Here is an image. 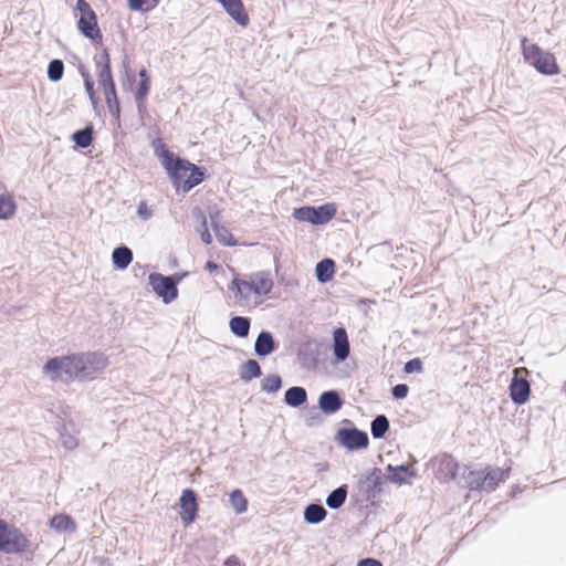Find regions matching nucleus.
<instances>
[{
	"mask_svg": "<svg viewBox=\"0 0 566 566\" xmlns=\"http://www.w3.org/2000/svg\"><path fill=\"white\" fill-rule=\"evenodd\" d=\"M149 285L155 294L161 298L164 304H170L178 297V287L170 277L161 273H150L148 276Z\"/></svg>",
	"mask_w": 566,
	"mask_h": 566,
	"instance_id": "0eeeda50",
	"label": "nucleus"
},
{
	"mask_svg": "<svg viewBox=\"0 0 566 566\" xmlns=\"http://www.w3.org/2000/svg\"><path fill=\"white\" fill-rule=\"evenodd\" d=\"M357 566H382V563L378 559L368 557L360 559Z\"/></svg>",
	"mask_w": 566,
	"mask_h": 566,
	"instance_id": "6e6d98bb",
	"label": "nucleus"
},
{
	"mask_svg": "<svg viewBox=\"0 0 566 566\" xmlns=\"http://www.w3.org/2000/svg\"><path fill=\"white\" fill-rule=\"evenodd\" d=\"M509 390L511 400L517 406L526 403L530 399L531 385L524 377L514 376L510 382Z\"/></svg>",
	"mask_w": 566,
	"mask_h": 566,
	"instance_id": "2eb2a0df",
	"label": "nucleus"
},
{
	"mask_svg": "<svg viewBox=\"0 0 566 566\" xmlns=\"http://www.w3.org/2000/svg\"><path fill=\"white\" fill-rule=\"evenodd\" d=\"M155 154L161 159V165L164 166L167 161L175 158L176 154L169 150L167 145L160 138H156L153 142Z\"/></svg>",
	"mask_w": 566,
	"mask_h": 566,
	"instance_id": "79ce46f5",
	"label": "nucleus"
},
{
	"mask_svg": "<svg viewBox=\"0 0 566 566\" xmlns=\"http://www.w3.org/2000/svg\"><path fill=\"white\" fill-rule=\"evenodd\" d=\"M196 219L199 221L200 226L198 228V232L200 233V239L205 244H211L212 237L209 232L207 219L205 216V212L199 208L196 207L192 211Z\"/></svg>",
	"mask_w": 566,
	"mask_h": 566,
	"instance_id": "e433bc0d",
	"label": "nucleus"
},
{
	"mask_svg": "<svg viewBox=\"0 0 566 566\" xmlns=\"http://www.w3.org/2000/svg\"><path fill=\"white\" fill-rule=\"evenodd\" d=\"M336 213V205L334 202H327L321 206H302L294 208L292 217L301 222H307L313 226H324L328 223Z\"/></svg>",
	"mask_w": 566,
	"mask_h": 566,
	"instance_id": "39448f33",
	"label": "nucleus"
},
{
	"mask_svg": "<svg viewBox=\"0 0 566 566\" xmlns=\"http://www.w3.org/2000/svg\"><path fill=\"white\" fill-rule=\"evenodd\" d=\"M61 443L67 450H73L77 447V440L71 434L61 433Z\"/></svg>",
	"mask_w": 566,
	"mask_h": 566,
	"instance_id": "603ef678",
	"label": "nucleus"
},
{
	"mask_svg": "<svg viewBox=\"0 0 566 566\" xmlns=\"http://www.w3.org/2000/svg\"><path fill=\"white\" fill-rule=\"evenodd\" d=\"M458 483L471 491H483V470H472L469 465H463Z\"/></svg>",
	"mask_w": 566,
	"mask_h": 566,
	"instance_id": "6ab92c4d",
	"label": "nucleus"
},
{
	"mask_svg": "<svg viewBox=\"0 0 566 566\" xmlns=\"http://www.w3.org/2000/svg\"><path fill=\"white\" fill-rule=\"evenodd\" d=\"M441 470L444 473L446 480H455L462 467L451 455H444L441 460Z\"/></svg>",
	"mask_w": 566,
	"mask_h": 566,
	"instance_id": "c9c22d12",
	"label": "nucleus"
},
{
	"mask_svg": "<svg viewBox=\"0 0 566 566\" xmlns=\"http://www.w3.org/2000/svg\"><path fill=\"white\" fill-rule=\"evenodd\" d=\"M101 85L104 91L105 101L113 99L114 97H117L114 80L101 83Z\"/></svg>",
	"mask_w": 566,
	"mask_h": 566,
	"instance_id": "8fccbe9b",
	"label": "nucleus"
},
{
	"mask_svg": "<svg viewBox=\"0 0 566 566\" xmlns=\"http://www.w3.org/2000/svg\"><path fill=\"white\" fill-rule=\"evenodd\" d=\"M229 290L233 292L237 302L250 298L252 291L249 289L245 280L234 276L229 285Z\"/></svg>",
	"mask_w": 566,
	"mask_h": 566,
	"instance_id": "72a5a7b5",
	"label": "nucleus"
},
{
	"mask_svg": "<svg viewBox=\"0 0 566 566\" xmlns=\"http://www.w3.org/2000/svg\"><path fill=\"white\" fill-rule=\"evenodd\" d=\"M108 365V358L101 352L74 353L49 358L43 370L52 380L86 381L95 378Z\"/></svg>",
	"mask_w": 566,
	"mask_h": 566,
	"instance_id": "f257e3e1",
	"label": "nucleus"
},
{
	"mask_svg": "<svg viewBox=\"0 0 566 566\" xmlns=\"http://www.w3.org/2000/svg\"><path fill=\"white\" fill-rule=\"evenodd\" d=\"M219 269V264L214 261H207L205 265V270L212 273L216 272Z\"/></svg>",
	"mask_w": 566,
	"mask_h": 566,
	"instance_id": "bf43d9fd",
	"label": "nucleus"
},
{
	"mask_svg": "<svg viewBox=\"0 0 566 566\" xmlns=\"http://www.w3.org/2000/svg\"><path fill=\"white\" fill-rule=\"evenodd\" d=\"M30 546V541L22 531L0 517V552L22 554Z\"/></svg>",
	"mask_w": 566,
	"mask_h": 566,
	"instance_id": "20e7f679",
	"label": "nucleus"
},
{
	"mask_svg": "<svg viewBox=\"0 0 566 566\" xmlns=\"http://www.w3.org/2000/svg\"><path fill=\"white\" fill-rule=\"evenodd\" d=\"M78 71H80V74L82 75L84 82H85V76H91L90 72L83 65H81L78 67Z\"/></svg>",
	"mask_w": 566,
	"mask_h": 566,
	"instance_id": "052dcab7",
	"label": "nucleus"
},
{
	"mask_svg": "<svg viewBox=\"0 0 566 566\" xmlns=\"http://www.w3.org/2000/svg\"><path fill=\"white\" fill-rule=\"evenodd\" d=\"M78 31L93 43H101L103 34L97 23V15L94 11H90L86 15L80 17L77 20Z\"/></svg>",
	"mask_w": 566,
	"mask_h": 566,
	"instance_id": "9b49d317",
	"label": "nucleus"
},
{
	"mask_svg": "<svg viewBox=\"0 0 566 566\" xmlns=\"http://www.w3.org/2000/svg\"><path fill=\"white\" fill-rule=\"evenodd\" d=\"M327 516L326 509L321 503H310L303 512L304 521L310 525L322 523Z\"/></svg>",
	"mask_w": 566,
	"mask_h": 566,
	"instance_id": "c85d7f7f",
	"label": "nucleus"
},
{
	"mask_svg": "<svg viewBox=\"0 0 566 566\" xmlns=\"http://www.w3.org/2000/svg\"><path fill=\"white\" fill-rule=\"evenodd\" d=\"M521 50L524 62L534 67L539 74L553 76L560 73L555 55L542 49L538 44L530 42L527 38L521 40Z\"/></svg>",
	"mask_w": 566,
	"mask_h": 566,
	"instance_id": "f03ea898",
	"label": "nucleus"
},
{
	"mask_svg": "<svg viewBox=\"0 0 566 566\" xmlns=\"http://www.w3.org/2000/svg\"><path fill=\"white\" fill-rule=\"evenodd\" d=\"M321 410L318 409V406H312V407H308L306 408V417H307V424L308 426H312L314 424L316 421H319L321 420Z\"/></svg>",
	"mask_w": 566,
	"mask_h": 566,
	"instance_id": "3c124183",
	"label": "nucleus"
},
{
	"mask_svg": "<svg viewBox=\"0 0 566 566\" xmlns=\"http://www.w3.org/2000/svg\"><path fill=\"white\" fill-rule=\"evenodd\" d=\"M94 129L92 125H87L84 128L75 130L71 135L72 142L80 148H87L92 145Z\"/></svg>",
	"mask_w": 566,
	"mask_h": 566,
	"instance_id": "f704fd0d",
	"label": "nucleus"
},
{
	"mask_svg": "<svg viewBox=\"0 0 566 566\" xmlns=\"http://www.w3.org/2000/svg\"><path fill=\"white\" fill-rule=\"evenodd\" d=\"M75 9L80 12V17L86 15L93 11L91 6L85 0H76Z\"/></svg>",
	"mask_w": 566,
	"mask_h": 566,
	"instance_id": "5fc2aeb1",
	"label": "nucleus"
},
{
	"mask_svg": "<svg viewBox=\"0 0 566 566\" xmlns=\"http://www.w3.org/2000/svg\"><path fill=\"white\" fill-rule=\"evenodd\" d=\"M64 74V63L60 59H53L49 62L46 75L51 82H59Z\"/></svg>",
	"mask_w": 566,
	"mask_h": 566,
	"instance_id": "a19ab883",
	"label": "nucleus"
},
{
	"mask_svg": "<svg viewBox=\"0 0 566 566\" xmlns=\"http://www.w3.org/2000/svg\"><path fill=\"white\" fill-rule=\"evenodd\" d=\"M219 218V212L210 214L211 227L214 231L218 242L223 247H234L237 244V240L226 227L218 224Z\"/></svg>",
	"mask_w": 566,
	"mask_h": 566,
	"instance_id": "b1692460",
	"label": "nucleus"
},
{
	"mask_svg": "<svg viewBox=\"0 0 566 566\" xmlns=\"http://www.w3.org/2000/svg\"><path fill=\"white\" fill-rule=\"evenodd\" d=\"M250 327L251 319L247 316H232L229 321L230 332L239 338L248 337Z\"/></svg>",
	"mask_w": 566,
	"mask_h": 566,
	"instance_id": "7c9ffc66",
	"label": "nucleus"
},
{
	"mask_svg": "<svg viewBox=\"0 0 566 566\" xmlns=\"http://www.w3.org/2000/svg\"><path fill=\"white\" fill-rule=\"evenodd\" d=\"M176 189H182V181L186 179L190 169V161L178 155L163 166Z\"/></svg>",
	"mask_w": 566,
	"mask_h": 566,
	"instance_id": "9d476101",
	"label": "nucleus"
},
{
	"mask_svg": "<svg viewBox=\"0 0 566 566\" xmlns=\"http://www.w3.org/2000/svg\"><path fill=\"white\" fill-rule=\"evenodd\" d=\"M49 526L56 533L72 534L76 531L75 520L66 513H59L49 520Z\"/></svg>",
	"mask_w": 566,
	"mask_h": 566,
	"instance_id": "4be33fe9",
	"label": "nucleus"
},
{
	"mask_svg": "<svg viewBox=\"0 0 566 566\" xmlns=\"http://www.w3.org/2000/svg\"><path fill=\"white\" fill-rule=\"evenodd\" d=\"M84 87H85V92L87 93L92 104L95 106L97 104L98 99L95 94L94 81H93L92 76H85Z\"/></svg>",
	"mask_w": 566,
	"mask_h": 566,
	"instance_id": "09e8293b",
	"label": "nucleus"
},
{
	"mask_svg": "<svg viewBox=\"0 0 566 566\" xmlns=\"http://www.w3.org/2000/svg\"><path fill=\"white\" fill-rule=\"evenodd\" d=\"M408 394L409 386L407 384H397L391 388V395L397 400L407 398Z\"/></svg>",
	"mask_w": 566,
	"mask_h": 566,
	"instance_id": "de8ad7c7",
	"label": "nucleus"
},
{
	"mask_svg": "<svg viewBox=\"0 0 566 566\" xmlns=\"http://www.w3.org/2000/svg\"><path fill=\"white\" fill-rule=\"evenodd\" d=\"M17 210V205L10 195H0V220L10 219Z\"/></svg>",
	"mask_w": 566,
	"mask_h": 566,
	"instance_id": "58836bf2",
	"label": "nucleus"
},
{
	"mask_svg": "<svg viewBox=\"0 0 566 566\" xmlns=\"http://www.w3.org/2000/svg\"><path fill=\"white\" fill-rule=\"evenodd\" d=\"M122 69H123V75H122V83L124 88L130 90L133 85L135 84V75L130 70L129 60L128 56L125 54L122 60Z\"/></svg>",
	"mask_w": 566,
	"mask_h": 566,
	"instance_id": "c03bdc74",
	"label": "nucleus"
},
{
	"mask_svg": "<svg viewBox=\"0 0 566 566\" xmlns=\"http://www.w3.org/2000/svg\"><path fill=\"white\" fill-rule=\"evenodd\" d=\"M422 369H423V364H422L421 359L418 357L409 359L403 366V371L406 374L420 373Z\"/></svg>",
	"mask_w": 566,
	"mask_h": 566,
	"instance_id": "49530a36",
	"label": "nucleus"
},
{
	"mask_svg": "<svg viewBox=\"0 0 566 566\" xmlns=\"http://www.w3.org/2000/svg\"><path fill=\"white\" fill-rule=\"evenodd\" d=\"M297 360L306 370H315L322 364V346L315 339L303 342L297 350Z\"/></svg>",
	"mask_w": 566,
	"mask_h": 566,
	"instance_id": "6e6552de",
	"label": "nucleus"
},
{
	"mask_svg": "<svg viewBox=\"0 0 566 566\" xmlns=\"http://www.w3.org/2000/svg\"><path fill=\"white\" fill-rule=\"evenodd\" d=\"M180 520L185 525H189L198 517V495L195 490L187 488L182 490L179 497Z\"/></svg>",
	"mask_w": 566,
	"mask_h": 566,
	"instance_id": "1a4fd4ad",
	"label": "nucleus"
},
{
	"mask_svg": "<svg viewBox=\"0 0 566 566\" xmlns=\"http://www.w3.org/2000/svg\"><path fill=\"white\" fill-rule=\"evenodd\" d=\"M386 476L379 468H373L367 474H361L357 481V499L356 501H364L376 505L382 493V485Z\"/></svg>",
	"mask_w": 566,
	"mask_h": 566,
	"instance_id": "7ed1b4c3",
	"label": "nucleus"
},
{
	"mask_svg": "<svg viewBox=\"0 0 566 566\" xmlns=\"http://www.w3.org/2000/svg\"><path fill=\"white\" fill-rule=\"evenodd\" d=\"M390 429V422L386 415H377L370 423V432L374 439L385 438Z\"/></svg>",
	"mask_w": 566,
	"mask_h": 566,
	"instance_id": "473e14b6",
	"label": "nucleus"
},
{
	"mask_svg": "<svg viewBox=\"0 0 566 566\" xmlns=\"http://www.w3.org/2000/svg\"><path fill=\"white\" fill-rule=\"evenodd\" d=\"M282 385L283 381L280 375H269L262 379L261 390L266 394H275L282 388Z\"/></svg>",
	"mask_w": 566,
	"mask_h": 566,
	"instance_id": "ea45409f",
	"label": "nucleus"
},
{
	"mask_svg": "<svg viewBox=\"0 0 566 566\" xmlns=\"http://www.w3.org/2000/svg\"><path fill=\"white\" fill-rule=\"evenodd\" d=\"M239 376L240 379L244 382H250L251 380L261 377L262 369L259 361L255 359L245 360L240 365Z\"/></svg>",
	"mask_w": 566,
	"mask_h": 566,
	"instance_id": "c756f323",
	"label": "nucleus"
},
{
	"mask_svg": "<svg viewBox=\"0 0 566 566\" xmlns=\"http://www.w3.org/2000/svg\"><path fill=\"white\" fill-rule=\"evenodd\" d=\"M229 502L237 514H242L248 510V500L240 489H234L230 493Z\"/></svg>",
	"mask_w": 566,
	"mask_h": 566,
	"instance_id": "4c0bfd02",
	"label": "nucleus"
},
{
	"mask_svg": "<svg viewBox=\"0 0 566 566\" xmlns=\"http://www.w3.org/2000/svg\"><path fill=\"white\" fill-rule=\"evenodd\" d=\"M133 251L124 244L116 247L112 252V262L116 270H126L133 262Z\"/></svg>",
	"mask_w": 566,
	"mask_h": 566,
	"instance_id": "a878e982",
	"label": "nucleus"
},
{
	"mask_svg": "<svg viewBox=\"0 0 566 566\" xmlns=\"http://www.w3.org/2000/svg\"><path fill=\"white\" fill-rule=\"evenodd\" d=\"M505 480V471L501 468L486 467L483 470V491L493 492Z\"/></svg>",
	"mask_w": 566,
	"mask_h": 566,
	"instance_id": "5701e85b",
	"label": "nucleus"
},
{
	"mask_svg": "<svg viewBox=\"0 0 566 566\" xmlns=\"http://www.w3.org/2000/svg\"><path fill=\"white\" fill-rule=\"evenodd\" d=\"M137 214L143 219V220H148L151 218L153 213L150 211V209L148 208L147 203L145 201H142L138 207H137Z\"/></svg>",
	"mask_w": 566,
	"mask_h": 566,
	"instance_id": "864d4df0",
	"label": "nucleus"
},
{
	"mask_svg": "<svg viewBox=\"0 0 566 566\" xmlns=\"http://www.w3.org/2000/svg\"><path fill=\"white\" fill-rule=\"evenodd\" d=\"M228 15L240 27H248L250 23L249 14L242 0H217Z\"/></svg>",
	"mask_w": 566,
	"mask_h": 566,
	"instance_id": "4468645a",
	"label": "nucleus"
},
{
	"mask_svg": "<svg viewBox=\"0 0 566 566\" xmlns=\"http://www.w3.org/2000/svg\"><path fill=\"white\" fill-rule=\"evenodd\" d=\"M188 275V272H178L174 273L171 275H167L171 279V281L175 283L176 287H178V284L182 281L184 277Z\"/></svg>",
	"mask_w": 566,
	"mask_h": 566,
	"instance_id": "13d9d810",
	"label": "nucleus"
},
{
	"mask_svg": "<svg viewBox=\"0 0 566 566\" xmlns=\"http://www.w3.org/2000/svg\"><path fill=\"white\" fill-rule=\"evenodd\" d=\"M223 566H244V564L235 555L226 558Z\"/></svg>",
	"mask_w": 566,
	"mask_h": 566,
	"instance_id": "4d7b16f0",
	"label": "nucleus"
},
{
	"mask_svg": "<svg viewBox=\"0 0 566 566\" xmlns=\"http://www.w3.org/2000/svg\"><path fill=\"white\" fill-rule=\"evenodd\" d=\"M138 75L139 83L135 91V101L138 113L143 115L146 112V98L150 91V76L145 67L139 70Z\"/></svg>",
	"mask_w": 566,
	"mask_h": 566,
	"instance_id": "a211bd4d",
	"label": "nucleus"
},
{
	"mask_svg": "<svg viewBox=\"0 0 566 566\" xmlns=\"http://www.w3.org/2000/svg\"><path fill=\"white\" fill-rule=\"evenodd\" d=\"M160 0H127V6L132 11L148 12L159 4Z\"/></svg>",
	"mask_w": 566,
	"mask_h": 566,
	"instance_id": "37998d69",
	"label": "nucleus"
},
{
	"mask_svg": "<svg viewBox=\"0 0 566 566\" xmlns=\"http://www.w3.org/2000/svg\"><path fill=\"white\" fill-rule=\"evenodd\" d=\"M206 167L195 165L190 161V169L188 170L186 179L182 181V191L188 192L200 185L206 178Z\"/></svg>",
	"mask_w": 566,
	"mask_h": 566,
	"instance_id": "393cba45",
	"label": "nucleus"
},
{
	"mask_svg": "<svg viewBox=\"0 0 566 566\" xmlns=\"http://www.w3.org/2000/svg\"><path fill=\"white\" fill-rule=\"evenodd\" d=\"M279 343L269 331H261L254 342V353L258 357H266L276 352Z\"/></svg>",
	"mask_w": 566,
	"mask_h": 566,
	"instance_id": "f3484780",
	"label": "nucleus"
},
{
	"mask_svg": "<svg viewBox=\"0 0 566 566\" xmlns=\"http://www.w3.org/2000/svg\"><path fill=\"white\" fill-rule=\"evenodd\" d=\"M94 62L99 84L114 80L111 65V55L106 48H103L101 53L94 56Z\"/></svg>",
	"mask_w": 566,
	"mask_h": 566,
	"instance_id": "aec40b11",
	"label": "nucleus"
},
{
	"mask_svg": "<svg viewBox=\"0 0 566 566\" xmlns=\"http://www.w3.org/2000/svg\"><path fill=\"white\" fill-rule=\"evenodd\" d=\"M336 263L333 259L325 258L317 262L315 266L316 280L324 284L334 279Z\"/></svg>",
	"mask_w": 566,
	"mask_h": 566,
	"instance_id": "bb28decb",
	"label": "nucleus"
},
{
	"mask_svg": "<svg viewBox=\"0 0 566 566\" xmlns=\"http://www.w3.org/2000/svg\"><path fill=\"white\" fill-rule=\"evenodd\" d=\"M284 402L289 407L300 408L307 402V391L304 387L293 386L285 390Z\"/></svg>",
	"mask_w": 566,
	"mask_h": 566,
	"instance_id": "cd10ccee",
	"label": "nucleus"
},
{
	"mask_svg": "<svg viewBox=\"0 0 566 566\" xmlns=\"http://www.w3.org/2000/svg\"><path fill=\"white\" fill-rule=\"evenodd\" d=\"M387 476L386 479L396 484H405L407 483V478H416L417 471L413 468H410L407 464L392 465L388 464L386 467Z\"/></svg>",
	"mask_w": 566,
	"mask_h": 566,
	"instance_id": "412c9836",
	"label": "nucleus"
},
{
	"mask_svg": "<svg viewBox=\"0 0 566 566\" xmlns=\"http://www.w3.org/2000/svg\"><path fill=\"white\" fill-rule=\"evenodd\" d=\"M350 353V345L347 332L344 327H336L333 331V356L334 363L339 364L345 361Z\"/></svg>",
	"mask_w": 566,
	"mask_h": 566,
	"instance_id": "f8f14e48",
	"label": "nucleus"
},
{
	"mask_svg": "<svg viewBox=\"0 0 566 566\" xmlns=\"http://www.w3.org/2000/svg\"><path fill=\"white\" fill-rule=\"evenodd\" d=\"M347 494H348V485L347 484L339 485L338 488L333 490L326 496L325 503H326L327 507L331 510L340 509L346 502Z\"/></svg>",
	"mask_w": 566,
	"mask_h": 566,
	"instance_id": "2f4dec72",
	"label": "nucleus"
},
{
	"mask_svg": "<svg viewBox=\"0 0 566 566\" xmlns=\"http://www.w3.org/2000/svg\"><path fill=\"white\" fill-rule=\"evenodd\" d=\"M247 283L252 293L258 296L266 295L273 289V281L271 280L269 272L264 271L252 273Z\"/></svg>",
	"mask_w": 566,
	"mask_h": 566,
	"instance_id": "dca6fc26",
	"label": "nucleus"
},
{
	"mask_svg": "<svg viewBox=\"0 0 566 566\" xmlns=\"http://www.w3.org/2000/svg\"><path fill=\"white\" fill-rule=\"evenodd\" d=\"M112 117L119 124L120 120V103L118 97L105 101Z\"/></svg>",
	"mask_w": 566,
	"mask_h": 566,
	"instance_id": "a18cd8bd",
	"label": "nucleus"
},
{
	"mask_svg": "<svg viewBox=\"0 0 566 566\" xmlns=\"http://www.w3.org/2000/svg\"><path fill=\"white\" fill-rule=\"evenodd\" d=\"M318 409L322 413L331 416L336 413L343 408L344 399L340 391L336 389H329L323 391L318 397Z\"/></svg>",
	"mask_w": 566,
	"mask_h": 566,
	"instance_id": "ddd939ff",
	"label": "nucleus"
},
{
	"mask_svg": "<svg viewBox=\"0 0 566 566\" xmlns=\"http://www.w3.org/2000/svg\"><path fill=\"white\" fill-rule=\"evenodd\" d=\"M338 443L348 451H358L366 449L369 444V438L366 431L356 427L339 428L336 433Z\"/></svg>",
	"mask_w": 566,
	"mask_h": 566,
	"instance_id": "423d86ee",
	"label": "nucleus"
}]
</instances>
